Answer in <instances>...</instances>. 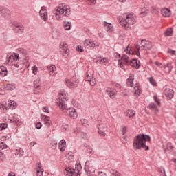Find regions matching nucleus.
<instances>
[{
  "mask_svg": "<svg viewBox=\"0 0 176 176\" xmlns=\"http://www.w3.org/2000/svg\"><path fill=\"white\" fill-rule=\"evenodd\" d=\"M141 44L142 50H151L152 49V43L146 40H141Z\"/></svg>",
  "mask_w": 176,
  "mask_h": 176,
  "instance_id": "11",
  "label": "nucleus"
},
{
  "mask_svg": "<svg viewBox=\"0 0 176 176\" xmlns=\"http://www.w3.org/2000/svg\"><path fill=\"white\" fill-rule=\"evenodd\" d=\"M103 25H104L105 31H107V32H113V25H112L111 23L104 21L103 23Z\"/></svg>",
  "mask_w": 176,
  "mask_h": 176,
  "instance_id": "18",
  "label": "nucleus"
},
{
  "mask_svg": "<svg viewBox=\"0 0 176 176\" xmlns=\"http://www.w3.org/2000/svg\"><path fill=\"white\" fill-rule=\"evenodd\" d=\"M61 49V52L65 57H67V56H69V50H68V45L63 43Z\"/></svg>",
  "mask_w": 176,
  "mask_h": 176,
  "instance_id": "16",
  "label": "nucleus"
},
{
  "mask_svg": "<svg viewBox=\"0 0 176 176\" xmlns=\"http://www.w3.org/2000/svg\"><path fill=\"white\" fill-rule=\"evenodd\" d=\"M153 99H154V101H155L157 102L158 107H160V105H161L160 99L157 98V95H155L153 96Z\"/></svg>",
  "mask_w": 176,
  "mask_h": 176,
  "instance_id": "48",
  "label": "nucleus"
},
{
  "mask_svg": "<svg viewBox=\"0 0 176 176\" xmlns=\"http://www.w3.org/2000/svg\"><path fill=\"white\" fill-rule=\"evenodd\" d=\"M140 12L139 14L141 17H145L148 14V9L145 7L140 8Z\"/></svg>",
  "mask_w": 176,
  "mask_h": 176,
  "instance_id": "30",
  "label": "nucleus"
},
{
  "mask_svg": "<svg viewBox=\"0 0 176 176\" xmlns=\"http://www.w3.org/2000/svg\"><path fill=\"white\" fill-rule=\"evenodd\" d=\"M6 158V156L5 155V153H3V151H0V161L2 162Z\"/></svg>",
  "mask_w": 176,
  "mask_h": 176,
  "instance_id": "51",
  "label": "nucleus"
},
{
  "mask_svg": "<svg viewBox=\"0 0 176 176\" xmlns=\"http://www.w3.org/2000/svg\"><path fill=\"white\" fill-rule=\"evenodd\" d=\"M106 93L108 94L110 98H115V97H116V94H118L116 89L112 88H107Z\"/></svg>",
  "mask_w": 176,
  "mask_h": 176,
  "instance_id": "14",
  "label": "nucleus"
},
{
  "mask_svg": "<svg viewBox=\"0 0 176 176\" xmlns=\"http://www.w3.org/2000/svg\"><path fill=\"white\" fill-rule=\"evenodd\" d=\"M161 176H167L166 175V170H164V168H162V173H161Z\"/></svg>",
  "mask_w": 176,
  "mask_h": 176,
  "instance_id": "62",
  "label": "nucleus"
},
{
  "mask_svg": "<svg viewBox=\"0 0 176 176\" xmlns=\"http://www.w3.org/2000/svg\"><path fill=\"white\" fill-rule=\"evenodd\" d=\"M118 63H119L120 67L122 69H124V71H126V69L124 68V65H123L124 63H123V61H122V59L118 60Z\"/></svg>",
  "mask_w": 176,
  "mask_h": 176,
  "instance_id": "50",
  "label": "nucleus"
},
{
  "mask_svg": "<svg viewBox=\"0 0 176 176\" xmlns=\"http://www.w3.org/2000/svg\"><path fill=\"white\" fill-rule=\"evenodd\" d=\"M98 63H100V64H108V58H103L102 59H98Z\"/></svg>",
  "mask_w": 176,
  "mask_h": 176,
  "instance_id": "41",
  "label": "nucleus"
},
{
  "mask_svg": "<svg viewBox=\"0 0 176 176\" xmlns=\"http://www.w3.org/2000/svg\"><path fill=\"white\" fill-rule=\"evenodd\" d=\"M93 78V73L87 72L86 73L85 80H90Z\"/></svg>",
  "mask_w": 176,
  "mask_h": 176,
  "instance_id": "39",
  "label": "nucleus"
},
{
  "mask_svg": "<svg viewBox=\"0 0 176 176\" xmlns=\"http://www.w3.org/2000/svg\"><path fill=\"white\" fill-rule=\"evenodd\" d=\"M0 15L3 19H9L10 17V10L6 7H0Z\"/></svg>",
  "mask_w": 176,
  "mask_h": 176,
  "instance_id": "10",
  "label": "nucleus"
},
{
  "mask_svg": "<svg viewBox=\"0 0 176 176\" xmlns=\"http://www.w3.org/2000/svg\"><path fill=\"white\" fill-rule=\"evenodd\" d=\"M8 124H0V130H6Z\"/></svg>",
  "mask_w": 176,
  "mask_h": 176,
  "instance_id": "52",
  "label": "nucleus"
},
{
  "mask_svg": "<svg viewBox=\"0 0 176 176\" xmlns=\"http://www.w3.org/2000/svg\"><path fill=\"white\" fill-rule=\"evenodd\" d=\"M32 69L33 71V74L34 75H36V72H38V67H36V65H34L32 67Z\"/></svg>",
  "mask_w": 176,
  "mask_h": 176,
  "instance_id": "53",
  "label": "nucleus"
},
{
  "mask_svg": "<svg viewBox=\"0 0 176 176\" xmlns=\"http://www.w3.org/2000/svg\"><path fill=\"white\" fill-rule=\"evenodd\" d=\"M83 45L85 49H94V47H98V46H100L97 41L89 38L84 41Z\"/></svg>",
  "mask_w": 176,
  "mask_h": 176,
  "instance_id": "7",
  "label": "nucleus"
},
{
  "mask_svg": "<svg viewBox=\"0 0 176 176\" xmlns=\"http://www.w3.org/2000/svg\"><path fill=\"white\" fill-rule=\"evenodd\" d=\"M43 112H46L47 113H49L50 112V110H49V107H44L43 109Z\"/></svg>",
  "mask_w": 176,
  "mask_h": 176,
  "instance_id": "60",
  "label": "nucleus"
},
{
  "mask_svg": "<svg viewBox=\"0 0 176 176\" xmlns=\"http://www.w3.org/2000/svg\"><path fill=\"white\" fill-rule=\"evenodd\" d=\"M39 14L41 20L43 21H47L49 19V16L47 15V10H46V7L43 6L39 11Z\"/></svg>",
  "mask_w": 176,
  "mask_h": 176,
  "instance_id": "9",
  "label": "nucleus"
},
{
  "mask_svg": "<svg viewBox=\"0 0 176 176\" xmlns=\"http://www.w3.org/2000/svg\"><path fill=\"white\" fill-rule=\"evenodd\" d=\"M173 32L174 30L173 28H168L164 33V36H173Z\"/></svg>",
  "mask_w": 176,
  "mask_h": 176,
  "instance_id": "29",
  "label": "nucleus"
},
{
  "mask_svg": "<svg viewBox=\"0 0 176 176\" xmlns=\"http://www.w3.org/2000/svg\"><path fill=\"white\" fill-rule=\"evenodd\" d=\"M87 82H89L91 86H95L96 85V78H94L93 77L90 78L89 80H87Z\"/></svg>",
  "mask_w": 176,
  "mask_h": 176,
  "instance_id": "44",
  "label": "nucleus"
},
{
  "mask_svg": "<svg viewBox=\"0 0 176 176\" xmlns=\"http://www.w3.org/2000/svg\"><path fill=\"white\" fill-rule=\"evenodd\" d=\"M121 133H122V135H124V134H126V133H127V126H124L122 128V129L121 130Z\"/></svg>",
  "mask_w": 176,
  "mask_h": 176,
  "instance_id": "55",
  "label": "nucleus"
},
{
  "mask_svg": "<svg viewBox=\"0 0 176 176\" xmlns=\"http://www.w3.org/2000/svg\"><path fill=\"white\" fill-rule=\"evenodd\" d=\"M164 94L167 98H169V100H171L173 97H174V90L171 89H166L164 91Z\"/></svg>",
  "mask_w": 176,
  "mask_h": 176,
  "instance_id": "19",
  "label": "nucleus"
},
{
  "mask_svg": "<svg viewBox=\"0 0 176 176\" xmlns=\"http://www.w3.org/2000/svg\"><path fill=\"white\" fill-rule=\"evenodd\" d=\"M15 28H14V31L15 32H18V34H23L24 31V26L22 25H14Z\"/></svg>",
  "mask_w": 176,
  "mask_h": 176,
  "instance_id": "22",
  "label": "nucleus"
},
{
  "mask_svg": "<svg viewBox=\"0 0 176 176\" xmlns=\"http://www.w3.org/2000/svg\"><path fill=\"white\" fill-rule=\"evenodd\" d=\"M129 65H131V67H133V68H135L136 69H138V68L141 67V65L140 64V61H138L135 58L131 60V63L129 64Z\"/></svg>",
  "mask_w": 176,
  "mask_h": 176,
  "instance_id": "20",
  "label": "nucleus"
},
{
  "mask_svg": "<svg viewBox=\"0 0 176 176\" xmlns=\"http://www.w3.org/2000/svg\"><path fill=\"white\" fill-rule=\"evenodd\" d=\"M42 128V123L41 122H37L36 124V129H38V130H39V129Z\"/></svg>",
  "mask_w": 176,
  "mask_h": 176,
  "instance_id": "56",
  "label": "nucleus"
},
{
  "mask_svg": "<svg viewBox=\"0 0 176 176\" xmlns=\"http://www.w3.org/2000/svg\"><path fill=\"white\" fill-rule=\"evenodd\" d=\"M110 173L112 174V175H114V176H122L120 173L115 169H111Z\"/></svg>",
  "mask_w": 176,
  "mask_h": 176,
  "instance_id": "40",
  "label": "nucleus"
},
{
  "mask_svg": "<svg viewBox=\"0 0 176 176\" xmlns=\"http://www.w3.org/2000/svg\"><path fill=\"white\" fill-rule=\"evenodd\" d=\"M151 137L145 134H139L133 138V146L135 151H139L140 149H144V151H148V147L146 145V142H150Z\"/></svg>",
  "mask_w": 176,
  "mask_h": 176,
  "instance_id": "1",
  "label": "nucleus"
},
{
  "mask_svg": "<svg viewBox=\"0 0 176 176\" xmlns=\"http://www.w3.org/2000/svg\"><path fill=\"white\" fill-rule=\"evenodd\" d=\"M126 116L128 118H134L135 116V111L128 109Z\"/></svg>",
  "mask_w": 176,
  "mask_h": 176,
  "instance_id": "36",
  "label": "nucleus"
},
{
  "mask_svg": "<svg viewBox=\"0 0 176 176\" xmlns=\"http://www.w3.org/2000/svg\"><path fill=\"white\" fill-rule=\"evenodd\" d=\"M148 80L150 82L153 86H156V80L153 78V77L148 78Z\"/></svg>",
  "mask_w": 176,
  "mask_h": 176,
  "instance_id": "45",
  "label": "nucleus"
},
{
  "mask_svg": "<svg viewBox=\"0 0 176 176\" xmlns=\"http://www.w3.org/2000/svg\"><path fill=\"white\" fill-rule=\"evenodd\" d=\"M41 119L43 120L44 123L47 122H50V117L41 115Z\"/></svg>",
  "mask_w": 176,
  "mask_h": 176,
  "instance_id": "43",
  "label": "nucleus"
},
{
  "mask_svg": "<svg viewBox=\"0 0 176 176\" xmlns=\"http://www.w3.org/2000/svg\"><path fill=\"white\" fill-rule=\"evenodd\" d=\"M8 176H16V174L13 172H10L9 174H8Z\"/></svg>",
  "mask_w": 176,
  "mask_h": 176,
  "instance_id": "64",
  "label": "nucleus"
},
{
  "mask_svg": "<svg viewBox=\"0 0 176 176\" xmlns=\"http://www.w3.org/2000/svg\"><path fill=\"white\" fill-rule=\"evenodd\" d=\"M125 52L127 54H129V56H131L134 54V52L131 50V47L130 46H127L125 49Z\"/></svg>",
  "mask_w": 176,
  "mask_h": 176,
  "instance_id": "38",
  "label": "nucleus"
},
{
  "mask_svg": "<svg viewBox=\"0 0 176 176\" xmlns=\"http://www.w3.org/2000/svg\"><path fill=\"white\" fill-rule=\"evenodd\" d=\"M173 69V65L171 63H167L166 65H164V71L165 74H170Z\"/></svg>",
  "mask_w": 176,
  "mask_h": 176,
  "instance_id": "24",
  "label": "nucleus"
},
{
  "mask_svg": "<svg viewBox=\"0 0 176 176\" xmlns=\"http://www.w3.org/2000/svg\"><path fill=\"white\" fill-rule=\"evenodd\" d=\"M44 124L47 126V127H50L52 126V120L48 121L47 122H44Z\"/></svg>",
  "mask_w": 176,
  "mask_h": 176,
  "instance_id": "57",
  "label": "nucleus"
},
{
  "mask_svg": "<svg viewBox=\"0 0 176 176\" xmlns=\"http://www.w3.org/2000/svg\"><path fill=\"white\" fill-rule=\"evenodd\" d=\"M155 65H157V67H159V68H164V65H163V64H162V63L160 62H157L156 61L155 63Z\"/></svg>",
  "mask_w": 176,
  "mask_h": 176,
  "instance_id": "54",
  "label": "nucleus"
},
{
  "mask_svg": "<svg viewBox=\"0 0 176 176\" xmlns=\"http://www.w3.org/2000/svg\"><path fill=\"white\" fill-rule=\"evenodd\" d=\"M65 84L67 87H69V89H75V87H78L79 80L76 76H73L71 79L66 78Z\"/></svg>",
  "mask_w": 176,
  "mask_h": 176,
  "instance_id": "6",
  "label": "nucleus"
},
{
  "mask_svg": "<svg viewBox=\"0 0 176 176\" xmlns=\"http://www.w3.org/2000/svg\"><path fill=\"white\" fill-rule=\"evenodd\" d=\"M168 53H169L170 54H171V56H174V54H175V51L173 50H168Z\"/></svg>",
  "mask_w": 176,
  "mask_h": 176,
  "instance_id": "61",
  "label": "nucleus"
},
{
  "mask_svg": "<svg viewBox=\"0 0 176 176\" xmlns=\"http://www.w3.org/2000/svg\"><path fill=\"white\" fill-rule=\"evenodd\" d=\"M0 109H3V111H8V107H6V106H5V104H1Z\"/></svg>",
  "mask_w": 176,
  "mask_h": 176,
  "instance_id": "58",
  "label": "nucleus"
},
{
  "mask_svg": "<svg viewBox=\"0 0 176 176\" xmlns=\"http://www.w3.org/2000/svg\"><path fill=\"white\" fill-rule=\"evenodd\" d=\"M65 145H67V142H65V140H62L60 141L58 148L60 152H64V151H65Z\"/></svg>",
  "mask_w": 176,
  "mask_h": 176,
  "instance_id": "25",
  "label": "nucleus"
},
{
  "mask_svg": "<svg viewBox=\"0 0 176 176\" xmlns=\"http://www.w3.org/2000/svg\"><path fill=\"white\" fill-rule=\"evenodd\" d=\"M48 69H49V74L50 75H52V76H54V72L56 71V66L54 65H50L47 67Z\"/></svg>",
  "mask_w": 176,
  "mask_h": 176,
  "instance_id": "32",
  "label": "nucleus"
},
{
  "mask_svg": "<svg viewBox=\"0 0 176 176\" xmlns=\"http://www.w3.org/2000/svg\"><path fill=\"white\" fill-rule=\"evenodd\" d=\"M68 100V94L62 90L59 93V99L56 101V104L59 107L60 109H63L61 105H67L65 101Z\"/></svg>",
  "mask_w": 176,
  "mask_h": 176,
  "instance_id": "5",
  "label": "nucleus"
},
{
  "mask_svg": "<svg viewBox=\"0 0 176 176\" xmlns=\"http://www.w3.org/2000/svg\"><path fill=\"white\" fill-rule=\"evenodd\" d=\"M148 108L149 109H152V111H155V113H157L159 112V109H157V106L155 104V103H151L148 106Z\"/></svg>",
  "mask_w": 176,
  "mask_h": 176,
  "instance_id": "33",
  "label": "nucleus"
},
{
  "mask_svg": "<svg viewBox=\"0 0 176 176\" xmlns=\"http://www.w3.org/2000/svg\"><path fill=\"white\" fill-rule=\"evenodd\" d=\"M161 13L164 17H170L171 16V11L168 8L162 9Z\"/></svg>",
  "mask_w": 176,
  "mask_h": 176,
  "instance_id": "21",
  "label": "nucleus"
},
{
  "mask_svg": "<svg viewBox=\"0 0 176 176\" xmlns=\"http://www.w3.org/2000/svg\"><path fill=\"white\" fill-rule=\"evenodd\" d=\"M78 50H80V52H83V47L78 45Z\"/></svg>",
  "mask_w": 176,
  "mask_h": 176,
  "instance_id": "63",
  "label": "nucleus"
},
{
  "mask_svg": "<svg viewBox=\"0 0 176 176\" xmlns=\"http://www.w3.org/2000/svg\"><path fill=\"white\" fill-rule=\"evenodd\" d=\"M15 155L16 157H23V156H24V150L20 147H17Z\"/></svg>",
  "mask_w": 176,
  "mask_h": 176,
  "instance_id": "23",
  "label": "nucleus"
},
{
  "mask_svg": "<svg viewBox=\"0 0 176 176\" xmlns=\"http://www.w3.org/2000/svg\"><path fill=\"white\" fill-rule=\"evenodd\" d=\"M97 128L98 129V133L100 134V135H102V137H105V135H107L105 133V131H107V125L100 124L97 126Z\"/></svg>",
  "mask_w": 176,
  "mask_h": 176,
  "instance_id": "12",
  "label": "nucleus"
},
{
  "mask_svg": "<svg viewBox=\"0 0 176 176\" xmlns=\"http://www.w3.org/2000/svg\"><path fill=\"white\" fill-rule=\"evenodd\" d=\"M19 121L20 119L19 118H16V116L13 117V119L10 120L11 123H14L15 124H17Z\"/></svg>",
  "mask_w": 176,
  "mask_h": 176,
  "instance_id": "47",
  "label": "nucleus"
},
{
  "mask_svg": "<svg viewBox=\"0 0 176 176\" xmlns=\"http://www.w3.org/2000/svg\"><path fill=\"white\" fill-rule=\"evenodd\" d=\"M0 75H2V76H6V75H8V68H6V67H0Z\"/></svg>",
  "mask_w": 176,
  "mask_h": 176,
  "instance_id": "31",
  "label": "nucleus"
},
{
  "mask_svg": "<svg viewBox=\"0 0 176 176\" xmlns=\"http://www.w3.org/2000/svg\"><path fill=\"white\" fill-rule=\"evenodd\" d=\"M90 163H91V161H89V160L86 161L85 162V170L87 175H93V174L91 173H93L94 169H90Z\"/></svg>",
  "mask_w": 176,
  "mask_h": 176,
  "instance_id": "15",
  "label": "nucleus"
},
{
  "mask_svg": "<svg viewBox=\"0 0 176 176\" xmlns=\"http://www.w3.org/2000/svg\"><path fill=\"white\" fill-rule=\"evenodd\" d=\"M126 85L128 87H133V86H134V76H131L128 78Z\"/></svg>",
  "mask_w": 176,
  "mask_h": 176,
  "instance_id": "26",
  "label": "nucleus"
},
{
  "mask_svg": "<svg viewBox=\"0 0 176 176\" xmlns=\"http://www.w3.org/2000/svg\"><path fill=\"white\" fill-rule=\"evenodd\" d=\"M121 60H122V63L123 64H124V65H130V63H131L130 57L126 54H123L121 58Z\"/></svg>",
  "mask_w": 176,
  "mask_h": 176,
  "instance_id": "17",
  "label": "nucleus"
},
{
  "mask_svg": "<svg viewBox=\"0 0 176 176\" xmlns=\"http://www.w3.org/2000/svg\"><path fill=\"white\" fill-rule=\"evenodd\" d=\"M63 25L65 27V30L67 31L71 30V28L72 27V24H71V22H64Z\"/></svg>",
  "mask_w": 176,
  "mask_h": 176,
  "instance_id": "37",
  "label": "nucleus"
},
{
  "mask_svg": "<svg viewBox=\"0 0 176 176\" xmlns=\"http://www.w3.org/2000/svg\"><path fill=\"white\" fill-rule=\"evenodd\" d=\"M133 92L135 96H137V97H140V96L141 95L142 91H141V88L140 87V85H135V87H134L133 88Z\"/></svg>",
  "mask_w": 176,
  "mask_h": 176,
  "instance_id": "28",
  "label": "nucleus"
},
{
  "mask_svg": "<svg viewBox=\"0 0 176 176\" xmlns=\"http://www.w3.org/2000/svg\"><path fill=\"white\" fill-rule=\"evenodd\" d=\"M21 58V57H20L19 54L14 53L7 56V60L5 62V64H8V65H10V64H12V63H13L14 60L16 61H19V60H20Z\"/></svg>",
  "mask_w": 176,
  "mask_h": 176,
  "instance_id": "8",
  "label": "nucleus"
},
{
  "mask_svg": "<svg viewBox=\"0 0 176 176\" xmlns=\"http://www.w3.org/2000/svg\"><path fill=\"white\" fill-rule=\"evenodd\" d=\"M98 176H107V173H105V172L99 171L98 173Z\"/></svg>",
  "mask_w": 176,
  "mask_h": 176,
  "instance_id": "59",
  "label": "nucleus"
},
{
  "mask_svg": "<svg viewBox=\"0 0 176 176\" xmlns=\"http://www.w3.org/2000/svg\"><path fill=\"white\" fill-rule=\"evenodd\" d=\"M80 170H82V165L80 163L76 164L74 170L76 176H80Z\"/></svg>",
  "mask_w": 176,
  "mask_h": 176,
  "instance_id": "27",
  "label": "nucleus"
},
{
  "mask_svg": "<svg viewBox=\"0 0 176 176\" xmlns=\"http://www.w3.org/2000/svg\"><path fill=\"white\" fill-rule=\"evenodd\" d=\"M64 174L66 176H72V175H76V173H75V170H74V168H72L71 166L67 167L65 169Z\"/></svg>",
  "mask_w": 176,
  "mask_h": 176,
  "instance_id": "13",
  "label": "nucleus"
},
{
  "mask_svg": "<svg viewBox=\"0 0 176 176\" xmlns=\"http://www.w3.org/2000/svg\"><path fill=\"white\" fill-rule=\"evenodd\" d=\"M60 106L62 107L60 109L63 111V112L67 113V115L72 118V119H76V118H78V113L76 112V109H75L74 107L68 108L67 104H63Z\"/></svg>",
  "mask_w": 176,
  "mask_h": 176,
  "instance_id": "4",
  "label": "nucleus"
},
{
  "mask_svg": "<svg viewBox=\"0 0 176 176\" xmlns=\"http://www.w3.org/2000/svg\"><path fill=\"white\" fill-rule=\"evenodd\" d=\"M81 124H82L84 127H89V120L86 119L82 120Z\"/></svg>",
  "mask_w": 176,
  "mask_h": 176,
  "instance_id": "42",
  "label": "nucleus"
},
{
  "mask_svg": "<svg viewBox=\"0 0 176 176\" xmlns=\"http://www.w3.org/2000/svg\"><path fill=\"white\" fill-rule=\"evenodd\" d=\"M54 14L56 20L61 21L64 19V17H69L71 16V7L68 5L61 4L55 8Z\"/></svg>",
  "mask_w": 176,
  "mask_h": 176,
  "instance_id": "2",
  "label": "nucleus"
},
{
  "mask_svg": "<svg viewBox=\"0 0 176 176\" xmlns=\"http://www.w3.org/2000/svg\"><path fill=\"white\" fill-rule=\"evenodd\" d=\"M6 90H14V89H16V84L14 83H9V84H6V87H5Z\"/></svg>",
  "mask_w": 176,
  "mask_h": 176,
  "instance_id": "34",
  "label": "nucleus"
},
{
  "mask_svg": "<svg viewBox=\"0 0 176 176\" xmlns=\"http://www.w3.org/2000/svg\"><path fill=\"white\" fill-rule=\"evenodd\" d=\"M43 168L41 166V163L38 164V166L37 167L36 175L37 176H43Z\"/></svg>",
  "mask_w": 176,
  "mask_h": 176,
  "instance_id": "35",
  "label": "nucleus"
},
{
  "mask_svg": "<svg viewBox=\"0 0 176 176\" xmlns=\"http://www.w3.org/2000/svg\"><path fill=\"white\" fill-rule=\"evenodd\" d=\"M39 81L38 80H36V81L34 82V88L39 89H41V85H39Z\"/></svg>",
  "mask_w": 176,
  "mask_h": 176,
  "instance_id": "49",
  "label": "nucleus"
},
{
  "mask_svg": "<svg viewBox=\"0 0 176 176\" xmlns=\"http://www.w3.org/2000/svg\"><path fill=\"white\" fill-rule=\"evenodd\" d=\"M8 148V145H6L5 143L2 142L0 144V151L2 152V151H4V149Z\"/></svg>",
  "mask_w": 176,
  "mask_h": 176,
  "instance_id": "46",
  "label": "nucleus"
},
{
  "mask_svg": "<svg viewBox=\"0 0 176 176\" xmlns=\"http://www.w3.org/2000/svg\"><path fill=\"white\" fill-rule=\"evenodd\" d=\"M137 19L134 14H125L124 17L120 21V24L124 27V28H129L130 25H134Z\"/></svg>",
  "mask_w": 176,
  "mask_h": 176,
  "instance_id": "3",
  "label": "nucleus"
}]
</instances>
